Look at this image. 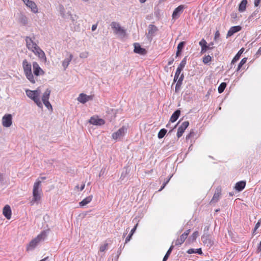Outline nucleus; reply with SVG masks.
<instances>
[{
    "instance_id": "1",
    "label": "nucleus",
    "mask_w": 261,
    "mask_h": 261,
    "mask_svg": "<svg viewBox=\"0 0 261 261\" xmlns=\"http://www.w3.org/2000/svg\"><path fill=\"white\" fill-rule=\"evenodd\" d=\"M41 182L39 180L36 181L33 186V198L30 201V204L33 205L35 202L38 203L41 199L40 192L41 189L40 188Z\"/></svg>"
},
{
    "instance_id": "2",
    "label": "nucleus",
    "mask_w": 261,
    "mask_h": 261,
    "mask_svg": "<svg viewBox=\"0 0 261 261\" xmlns=\"http://www.w3.org/2000/svg\"><path fill=\"white\" fill-rule=\"evenodd\" d=\"M110 26L113 33L121 38H123L126 36V31L121 26L119 22L113 21L111 23Z\"/></svg>"
},
{
    "instance_id": "3",
    "label": "nucleus",
    "mask_w": 261,
    "mask_h": 261,
    "mask_svg": "<svg viewBox=\"0 0 261 261\" xmlns=\"http://www.w3.org/2000/svg\"><path fill=\"white\" fill-rule=\"evenodd\" d=\"M22 67L27 78L32 83L34 84L35 83V80L32 72V66L26 59L22 61Z\"/></svg>"
},
{
    "instance_id": "4",
    "label": "nucleus",
    "mask_w": 261,
    "mask_h": 261,
    "mask_svg": "<svg viewBox=\"0 0 261 261\" xmlns=\"http://www.w3.org/2000/svg\"><path fill=\"white\" fill-rule=\"evenodd\" d=\"M46 237V233L44 231H42L40 234L38 235L35 238L33 239L27 246L28 250L34 249L38 245V244L44 240Z\"/></svg>"
},
{
    "instance_id": "5",
    "label": "nucleus",
    "mask_w": 261,
    "mask_h": 261,
    "mask_svg": "<svg viewBox=\"0 0 261 261\" xmlns=\"http://www.w3.org/2000/svg\"><path fill=\"white\" fill-rule=\"evenodd\" d=\"M35 39V37L34 35H33L31 37L27 36L25 38L26 46L28 49L32 51L39 47L37 43L34 41Z\"/></svg>"
},
{
    "instance_id": "6",
    "label": "nucleus",
    "mask_w": 261,
    "mask_h": 261,
    "mask_svg": "<svg viewBox=\"0 0 261 261\" xmlns=\"http://www.w3.org/2000/svg\"><path fill=\"white\" fill-rule=\"evenodd\" d=\"M2 124L4 127H9L12 124V116L11 114H6L2 118Z\"/></svg>"
},
{
    "instance_id": "7",
    "label": "nucleus",
    "mask_w": 261,
    "mask_h": 261,
    "mask_svg": "<svg viewBox=\"0 0 261 261\" xmlns=\"http://www.w3.org/2000/svg\"><path fill=\"white\" fill-rule=\"evenodd\" d=\"M25 92L27 95L34 101L39 97L40 94V92L38 90L33 91L28 89Z\"/></svg>"
},
{
    "instance_id": "8",
    "label": "nucleus",
    "mask_w": 261,
    "mask_h": 261,
    "mask_svg": "<svg viewBox=\"0 0 261 261\" xmlns=\"http://www.w3.org/2000/svg\"><path fill=\"white\" fill-rule=\"evenodd\" d=\"M127 130V128L123 126L119 128L116 132L114 133L112 135V138L113 139L115 140H117L122 136H123L126 133Z\"/></svg>"
},
{
    "instance_id": "9",
    "label": "nucleus",
    "mask_w": 261,
    "mask_h": 261,
    "mask_svg": "<svg viewBox=\"0 0 261 261\" xmlns=\"http://www.w3.org/2000/svg\"><path fill=\"white\" fill-rule=\"evenodd\" d=\"M35 55L37 56L38 57L44 62H46V58L44 52L40 48L39 46L34 50L32 51Z\"/></svg>"
},
{
    "instance_id": "10",
    "label": "nucleus",
    "mask_w": 261,
    "mask_h": 261,
    "mask_svg": "<svg viewBox=\"0 0 261 261\" xmlns=\"http://www.w3.org/2000/svg\"><path fill=\"white\" fill-rule=\"evenodd\" d=\"M186 7L184 5H180L178 6L173 11L172 13V18L176 19L179 18L180 15L182 13L184 9Z\"/></svg>"
},
{
    "instance_id": "11",
    "label": "nucleus",
    "mask_w": 261,
    "mask_h": 261,
    "mask_svg": "<svg viewBox=\"0 0 261 261\" xmlns=\"http://www.w3.org/2000/svg\"><path fill=\"white\" fill-rule=\"evenodd\" d=\"M93 99V96L87 95L84 93H81L77 97V100L82 103H85L86 102L91 100Z\"/></svg>"
},
{
    "instance_id": "12",
    "label": "nucleus",
    "mask_w": 261,
    "mask_h": 261,
    "mask_svg": "<svg viewBox=\"0 0 261 261\" xmlns=\"http://www.w3.org/2000/svg\"><path fill=\"white\" fill-rule=\"evenodd\" d=\"M33 72L35 75L38 76L39 75H43L44 74V71L40 68L37 62H34L33 63Z\"/></svg>"
},
{
    "instance_id": "13",
    "label": "nucleus",
    "mask_w": 261,
    "mask_h": 261,
    "mask_svg": "<svg viewBox=\"0 0 261 261\" xmlns=\"http://www.w3.org/2000/svg\"><path fill=\"white\" fill-rule=\"evenodd\" d=\"M189 123L188 121H184L181 125L178 127L177 133V137L179 138L182 135L185 129L188 127Z\"/></svg>"
},
{
    "instance_id": "14",
    "label": "nucleus",
    "mask_w": 261,
    "mask_h": 261,
    "mask_svg": "<svg viewBox=\"0 0 261 261\" xmlns=\"http://www.w3.org/2000/svg\"><path fill=\"white\" fill-rule=\"evenodd\" d=\"M89 123L95 125H102L105 124V120L97 117H92L89 121Z\"/></svg>"
},
{
    "instance_id": "15",
    "label": "nucleus",
    "mask_w": 261,
    "mask_h": 261,
    "mask_svg": "<svg viewBox=\"0 0 261 261\" xmlns=\"http://www.w3.org/2000/svg\"><path fill=\"white\" fill-rule=\"evenodd\" d=\"M134 46V52L137 54H139L141 55H144L146 54V50L145 48H142L138 43H135Z\"/></svg>"
},
{
    "instance_id": "16",
    "label": "nucleus",
    "mask_w": 261,
    "mask_h": 261,
    "mask_svg": "<svg viewBox=\"0 0 261 261\" xmlns=\"http://www.w3.org/2000/svg\"><path fill=\"white\" fill-rule=\"evenodd\" d=\"M148 30L147 37L148 38H152V37L155 35V33L158 31V29L155 25L149 24Z\"/></svg>"
},
{
    "instance_id": "17",
    "label": "nucleus",
    "mask_w": 261,
    "mask_h": 261,
    "mask_svg": "<svg viewBox=\"0 0 261 261\" xmlns=\"http://www.w3.org/2000/svg\"><path fill=\"white\" fill-rule=\"evenodd\" d=\"M3 214L7 219H10L12 215L11 207L9 205L4 206L3 210Z\"/></svg>"
},
{
    "instance_id": "18",
    "label": "nucleus",
    "mask_w": 261,
    "mask_h": 261,
    "mask_svg": "<svg viewBox=\"0 0 261 261\" xmlns=\"http://www.w3.org/2000/svg\"><path fill=\"white\" fill-rule=\"evenodd\" d=\"M202 242L207 246H212L213 242L208 234H204L201 237Z\"/></svg>"
},
{
    "instance_id": "19",
    "label": "nucleus",
    "mask_w": 261,
    "mask_h": 261,
    "mask_svg": "<svg viewBox=\"0 0 261 261\" xmlns=\"http://www.w3.org/2000/svg\"><path fill=\"white\" fill-rule=\"evenodd\" d=\"M27 7L30 8L32 12L34 13H38V9L36 4L33 1H30L29 3L25 5Z\"/></svg>"
},
{
    "instance_id": "20",
    "label": "nucleus",
    "mask_w": 261,
    "mask_h": 261,
    "mask_svg": "<svg viewBox=\"0 0 261 261\" xmlns=\"http://www.w3.org/2000/svg\"><path fill=\"white\" fill-rule=\"evenodd\" d=\"M241 30V27L239 25L232 27L227 32V37L232 36L233 34L240 31Z\"/></svg>"
},
{
    "instance_id": "21",
    "label": "nucleus",
    "mask_w": 261,
    "mask_h": 261,
    "mask_svg": "<svg viewBox=\"0 0 261 261\" xmlns=\"http://www.w3.org/2000/svg\"><path fill=\"white\" fill-rule=\"evenodd\" d=\"M246 186V181H240L236 183L234 189L239 191L240 192L242 191L245 187Z\"/></svg>"
},
{
    "instance_id": "22",
    "label": "nucleus",
    "mask_w": 261,
    "mask_h": 261,
    "mask_svg": "<svg viewBox=\"0 0 261 261\" xmlns=\"http://www.w3.org/2000/svg\"><path fill=\"white\" fill-rule=\"evenodd\" d=\"M199 44L201 47V53H205L207 50L206 41L204 39H202L199 42Z\"/></svg>"
},
{
    "instance_id": "23",
    "label": "nucleus",
    "mask_w": 261,
    "mask_h": 261,
    "mask_svg": "<svg viewBox=\"0 0 261 261\" xmlns=\"http://www.w3.org/2000/svg\"><path fill=\"white\" fill-rule=\"evenodd\" d=\"M73 58L72 54H70L68 58H65L62 62V66H63L64 70H65L68 66L70 61Z\"/></svg>"
},
{
    "instance_id": "24",
    "label": "nucleus",
    "mask_w": 261,
    "mask_h": 261,
    "mask_svg": "<svg viewBox=\"0 0 261 261\" xmlns=\"http://www.w3.org/2000/svg\"><path fill=\"white\" fill-rule=\"evenodd\" d=\"M93 198L92 195L89 196L84 198L82 201L79 203L80 206H84L90 203Z\"/></svg>"
},
{
    "instance_id": "25",
    "label": "nucleus",
    "mask_w": 261,
    "mask_h": 261,
    "mask_svg": "<svg viewBox=\"0 0 261 261\" xmlns=\"http://www.w3.org/2000/svg\"><path fill=\"white\" fill-rule=\"evenodd\" d=\"M180 114V111L179 110H176L172 115L170 121L171 122H174L178 118Z\"/></svg>"
},
{
    "instance_id": "26",
    "label": "nucleus",
    "mask_w": 261,
    "mask_h": 261,
    "mask_svg": "<svg viewBox=\"0 0 261 261\" xmlns=\"http://www.w3.org/2000/svg\"><path fill=\"white\" fill-rule=\"evenodd\" d=\"M187 239L186 238V234H182L180 236V238L177 239L175 241V245L176 246H180L185 241V240Z\"/></svg>"
},
{
    "instance_id": "27",
    "label": "nucleus",
    "mask_w": 261,
    "mask_h": 261,
    "mask_svg": "<svg viewBox=\"0 0 261 261\" xmlns=\"http://www.w3.org/2000/svg\"><path fill=\"white\" fill-rule=\"evenodd\" d=\"M247 4V0H242L241 2L240 3L239 6V11L240 12H243L245 11L246 8V5Z\"/></svg>"
},
{
    "instance_id": "28",
    "label": "nucleus",
    "mask_w": 261,
    "mask_h": 261,
    "mask_svg": "<svg viewBox=\"0 0 261 261\" xmlns=\"http://www.w3.org/2000/svg\"><path fill=\"white\" fill-rule=\"evenodd\" d=\"M51 91L49 89H46L44 92L42 96V101L48 100L49 99Z\"/></svg>"
},
{
    "instance_id": "29",
    "label": "nucleus",
    "mask_w": 261,
    "mask_h": 261,
    "mask_svg": "<svg viewBox=\"0 0 261 261\" xmlns=\"http://www.w3.org/2000/svg\"><path fill=\"white\" fill-rule=\"evenodd\" d=\"M244 48H241L238 53L236 54V55L234 56V57L233 58L232 61H231V64H234L235 62H236L240 58L241 55L242 54V53L244 51Z\"/></svg>"
},
{
    "instance_id": "30",
    "label": "nucleus",
    "mask_w": 261,
    "mask_h": 261,
    "mask_svg": "<svg viewBox=\"0 0 261 261\" xmlns=\"http://www.w3.org/2000/svg\"><path fill=\"white\" fill-rule=\"evenodd\" d=\"M59 12L61 16L63 18H68V14L66 13L65 10L63 7V6L61 5L59 7Z\"/></svg>"
},
{
    "instance_id": "31",
    "label": "nucleus",
    "mask_w": 261,
    "mask_h": 261,
    "mask_svg": "<svg viewBox=\"0 0 261 261\" xmlns=\"http://www.w3.org/2000/svg\"><path fill=\"white\" fill-rule=\"evenodd\" d=\"M221 195V192L219 190H217V191L215 193L213 198L211 200V202L215 203L218 201L219 200Z\"/></svg>"
},
{
    "instance_id": "32",
    "label": "nucleus",
    "mask_w": 261,
    "mask_h": 261,
    "mask_svg": "<svg viewBox=\"0 0 261 261\" xmlns=\"http://www.w3.org/2000/svg\"><path fill=\"white\" fill-rule=\"evenodd\" d=\"M138 226V223L134 226V227L131 230L130 233L129 235L126 237L125 239V243H127L128 242H129L133 235L134 233L136 231L137 227Z\"/></svg>"
},
{
    "instance_id": "33",
    "label": "nucleus",
    "mask_w": 261,
    "mask_h": 261,
    "mask_svg": "<svg viewBox=\"0 0 261 261\" xmlns=\"http://www.w3.org/2000/svg\"><path fill=\"white\" fill-rule=\"evenodd\" d=\"M187 253L189 254H192L194 253H197L199 254H202V251L201 248H198L196 249H190L187 251Z\"/></svg>"
},
{
    "instance_id": "34",
    "label": "nucleus",
    "mask_w": 261,
    "mask_h": 261,
    "mask_svg": "<svg viewBox=\"0 0 261 261\" xmlns=\"http://www.w3.org/2000/svg\"><path fill=\"white\" fill-rule=\"evenodd\" d=\"M19 21L20 23H21L22 24H23L24 25L27 24L28 22V18L25 15H21L19 17Z\"/></svg>"
},
{
    "instance_id": "35",
    "label": "nucleus",
    "mask_w": 261,
    "mask_h": 261,
    "mask_svg": "<svg viewBox=\"0 0 261 261\" xmlns=\"http://www.w3.org/2000/svg\"><path fill=\"white\" fill-rule=\"evenodd\" d=\"M173 247H173V245H171L170 246V247L169 248V249H168V250L166 252L165 255L164 256V257L163 258V261H166L167 260V259L168 258L170 254H171V252Z\"/></svg>"
},
{
    "instance_id": "36",
    "label": "nucleus",
    "mask_w": 261,
    "mask_h": 261,
    "mask_svg": "<svg viewBox=\"0 0 261 261\" xmlns=\"http://www.w3.org/2000/svg\"><path fill=\"white\" fill-rule=\"evenodd\" d=\"M167 133V130L165 128L161 129L158 133V137L159 139L163 138Z\"/></svg>"
},
{
    "instance_id": "37",
    "label": "nucleus",
    "mask_w": 261,
    "mask_h": 261,
    "mask_svg": "<svg viewBox=\"0 0 261 261\" xmlns=\"http://www.w3.org/2000/svg\"><path fill=\"white\" fill-rule=\"evenodd\" d=\"M186 62H187L186 57H185V58L180 63V64L177 69H179L180 71H181V70L183 69V68L185 67V66L186 64Z\"/></svg>"
},
{
    "instance_id": "38",
    "label": "nucleus",
    "mask_w": 261,
    "mask_h": 261,
    "mask_svg": "<svg viewBox=\"0 0 261 261\" xmlns=\"http://www.w3.org/2000/svg\"><path fill=\"white\" fill-rule=\"evenodd\" d=\"M247 60V59L246 58H244L243 59H242L241 60V62H240V63L238 66L237 71H239L240 70V69L241 68L242 66L246 63Z\"/></svg>"
},
{
    "instance_id": "39",
    "label": "nucleus",
    "mask_w": 261,
    "mask_h": 261,
    "mask_svg": "<svg viewBox=\"0 0 261 261\" xmlns=\"http://www.w3.org/2000/svg\"><path fill=\"white\" fill-rule=\"evenodd\" d=\"M226 87L225 83H222L218 87V90L219 93H222Z\"/></svg>"
},
{
    "instance_id": "40",
    "label": "nucleus",
    "mask_w": 261,
    "mask_h": 261,
    "mask_svg": "<svg viewBox=\"0 0 261 261\" xmlns=\"http://www.w3.org/2000/svg\"><path fill=\"white\" fill-rule=\"evenodd\" d=\"M212 61V57L210 55L205 56L203 58V62L204 64H207Z\"/></svg>"
},
{
    "instance_id": "41",
    "label": "nucleus",
    "mask_w": 261,
    "mask_h": 261,
    "mask_svg": "<svg viewBox=\"0 0 261 261\" xmlns=\"http://www.w3.org/2000/svg\"><path fill=\"white\" fill-rule=\"evenodd\" d=\"M180 73H181V71H180V69H177L176 72L175 73L174 80H173V82L174 83H175L177 81V80H178Z\"/></svg>"
},
{
    "instance_id": "42",
    "label": "nucleus",
    "mask_w": 261,
    "mask_h": 261,
    "mask_svg": "<svg viewBox=\"0 0 261 261\" xmlns=\"http://www.w3.org/2000/svg\"><path fill=\"white\" fill-rule=\"evenodd\" d=\"M44 105H45V106L49 110H50L51 111H53V108H52V106L51 105V104L50 103L49 101L48 100H45V101H43Z\"/></svg>"
},
{
    "instance_id": "43",
    "label": "nucleus",
    "mask_w": 261,
    "mask_h": 261,
    "mask_svg": "<svg viewBox=\"0 0 261 261\" xmlns=\"http://www.w3.org/2000/svg\"><path fill=\"white\" fill-rule=\"evenodd\" d=\"M89 53L87 51H83L80 54V57L82 59H85L88 58Z\"/></svg>"
},
{
    "instance_id": "44",
    "label": "nucleus",
    "mask_w": 261,
    "mask_h": 261,
    "mask_svg": "<svg viewBox=\"0 0 261 261\" xmlns=\"http://www.w3.org/2000/svg\"><path fill=\"white\" fill-rule=\"evenodd\" d=\"M185 44V42L184 41H182V42H180L178 44V46H177V50H180V51H182L184 47V45Z\"/></svg>"
},
{
    "instance_id": "45",
    "label": "nucleus",
    "mask_w": 261,
    "mask_h": 261,
    "mask_svg": "<svg viewBox=\"0 0 261 261\" xmlns=\"http://www.w3.org/2000/svg\"><path fill=\"white\" fill-rule=\"evenodd\" d=\"M199 235V233L197 231H195L193 233L192 236H191V238L192 240V241H194L196 239V238L198 237Z\"/></svg>"
},
{
    "instance_id": "46",
    "label": "nucleus",
    "mask_w": 261,
    "mask_h": 261,
    "mask_svg": "<svg viewBox=\"0 0 261 261\" xmlns=\"http://www.w3.org/2000/svg\"><path fill=\"white\" fill-rule=\"evenodd\" d=\"M181 84H182L180 83L179 82H177L176 83V86H175V92L177 93V92H179V90L180 89Z\"/></svg>"
},
{
    "instance_id": "47",
    "label": "nucleus",
    "mask_w": 261,
    "mask_h": 261,
    "mask_svg": "<svg viewBox=\"0 0 261 261\" xmlns=\"http://www.w3.org/2000/svg\"><path fill=\"white\" fill-rule=\"evenodd\" d=\"M261 224V219L258 220V221L257 222V223L255 224L254 230L253 233H254V232L259 227Z\"/></svg>"
},
{
    "instance_id": "48",
    "label": "nucleus",
    "mask_w": 261,
    "mask_h": 261,
    "mask_svg": "<svg viewBox=\"0 0 261 261\" xmlns=\"http://www.w3.org/2000/svg\"><path fill=\"white\" fill-rule=\"evenodd\" d=\"M67 14H68V16H70V19L71 20V21L73 22L75 19H76V15H74V16H73L70 12H68L67 13Z\"/></svg>"
},
{
    "instance_id": "49",
    "label": "nucleus",
    "mask_w": 261,
    "mask_h": 261,
    "mask_svg": "<svg viewBox=\"0 0 261 261\" xmlns=\"http://www.w3.org/2000/svg\"><path fill=\"white\" fill-rule=\"evenodd\" d=\"M108 244H105L103 245L100 246L99 250L100 252H104L106 249H107Z\"/></svg>"
},
{
    "instance_id": "50",
    "label": "nucleus",
    "mask_w": 261,
    "mask_h": 261,
    "mask_svg": "<svg viewBox=\"0 0 261 261\" xmlns=\"http://www.w3.org/2000/svg\"><path fill=\"white\" fill-rule=\"evenodd\" d=\"M34 102L36 103V105L40 108L42 107V104L40 100L39 97H38L36 100L34 101Z\"/></svg>"
},
{
    "instance_id": "51",
    "label": "nucleus",
    "mask_w": 261,
    "mask_h": 261,
    "mask_svg": "<svg viewBox=\"0 0 261 261\" xmlns=\"http://www.w3.org/2000/svg\"><path fill=\"white\" fill-rule=\"evenodd\" d=\"M220 34L219 32V31H217L215 34V37L214 39L215 40L217 41L220 37Z\"/></svg>"
},
{
    "instance_id": "52",
    "label": "nucleus",
    "mask_w": 261,
    "mask_h": 261,
    "mask_svg": "<svg viewBox=\"0 0 261 261\" xmlns=\"http://www.w3.org/2000/svg\"><path fill=\"white\" fill-rule=\"evenodd\" d=\"M184 78V75L183 74H181L180 75V76L178 77V80H177V82H179L180 83L182 84L183 80Z\"/></svg>"
},
{
    "instance_id": "53",
    "label": "nucleus",
    "mask_w": 261,
    "mask_h": 261,
    "mask_svg": "<svg viewBox=\"0 0 261 261\" xmlns=\"http://www.w3.org/2000/svg\"><path fill=\"white\" fill-rule=\"evenodd\" d=\"M258 10H255L250 16V18H251V17H256V15L258 14Z\"/></svg>"
},
{
    "instance_id": "54",
    "label": "nucleus",
    "mask_w": 261,
    "mask_h": 261,
    "mask_svg": "<svg viewBox=\"0 0 261 261\" xmlns=\"http://www.w3.org/2000/svg\"><path fill=\"white\" fill-rule=\"evenodd\" d=\"M260 1L261 0H254V4L255 7H257L259 5V4L260 2Z\"/></svg>"
},
{
    "instance_id": "55",
    "label": "nucleus",
    "mask_w": 261,
    "mask_h": 261,
    "mask_svg": "<svg viewBox=\"0 0 261 261\" xmlns=\"http://www.w3.org/2000/svg\"><path fill=\"white\" fill-rule=\"evenodd\" d=\"M97 23L93 24L92 26V28H91L92 31H94L97 29Z\"/></svg>"
},
{
    "instance_id": "56",
    "label": "nucleus",
    "mask_w": 261,
    "mask_h": 261,
    "mask_svg": "<svg viewBox=\"0 0 261 261\" xmlns=\"http://www.w3.org/2000/svg\"><path fill=\"white\" fill-rule=\"evenodd\" d=\"M166 186V183H163V185L162 186L161 188L159 190V191H161L165 188V187Z\"/></svg>"
},
{
    "instance_id": "57",
    "label": "nucleus",
    "mask_w": 261,
    "mask_h": 261,
    "mask_svg": "<svg viewBox=\"0 0 261 261\" xmlns=\"http://www.w3.org/2000/svg\"><path fill=\"white\" fill-rule=\"evenodd\" d=\"M190 232V229H188V230H186L183 234H186V238H187Z\"/></svg>"
},
{
    "instance_id": "58",
    "label": "nucleus",
    "mask_w": 261,
    "mask_h": 261,
    "mask_svg": "<svg viewBox=\"0 0 261 261\" xmlns=\"http://www.w3.org/2000/svg\"><path fill=\"white\" fill-rule=\"evenodd\" d=\"M213 45V43H211L208 45H207V50L212 49L213 48V47H210V46Z\"/></svg>"
},
{
    "instance_id": "59",
    "label": "nucleus",
    "mask_w": 261,
    "mask_h": 261,
    "mask_svg": "<svg viewBox=\"0 0 261 261\" xmlns=\"http://www.w3.org/2000/svg\"><path fill=\"white\" fill-rule=\"evenodd\" d=\"M174 62V59H172L171 60H170L168 63V65H170L171 64H172V63H173Z\"/></svg>"
},
{
    "instance_id": "60",
    "label": "nucleus",
    "mask_w": 261,
    "mask_h": 261,
    "mask_svg": "<svg viewBox=\"0 0 261 261\" xmlns=\"http://www.w3.org/2000/svg\"><path fill=\"white\" fill-rule=\"evenodd\" d=\"M181 52V51L177 49V51L176 53V56H178L180 54Z\"/></svg>"
},
{
    "instance_id": "61",
    "label": "nucleus",
    "mask_w": 261,
    "mask_h": 261,
    "mask_svg": "<svg viewBox=\"0 0 261 261\" xmlns=\"http://www.w3.org/2000/svg\"><path fill=\"white\" fill-rule=\"evenodd\" d=\"M85 186V184H82L80 188V191H82L84 189Z\"/></svg>"
},
{
    "instance_id": "62",
    "label": "nucleus",
    "mask_w": 261,
    "mask_h": 261,
    "mask_svg": "<svg viewBox=\"0 0 261 261\" xmlns=\"http://www.w3.org/2000/svg\"><path fill=\"white\" fill-rule=\"evenodd\" d=\"M48 257H46L40 260V261H48Z\"/></svg>"
},
{
    "instance_id": "63",
    "label": "nucleus",
    "mask_w": 261,
    "mask_h": 261,
    "mask_svg": "<svg viewBox=\"0 0 261 261\" xmlns=\"http://www.w3.org/2000/svg\"><path fill=\"white\" fill-rule=\"evenodd\" d=\"M103 173H104V171H103V170L101 169V170L100 171V172L99 174V176H101L102 175H103Z\"/></svg>"
},
{
    "instance_id": "64",
    "label": "nucleus",
    "mask_w": 261,
    "mask_h": 261,
    "mask_svg": "<svg viewBox=\"0 0 261 261\" xmlns=\"http://www.w3.org/2000/svg\"><path fill=\"white\" fill-rule=\"evenodd\" d=\"M258 250L261 251V241L260 242V243L258 245Z\"/></svg>"
}]
</instances>
